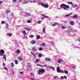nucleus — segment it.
Returning <instances> with one entry per match:
<instances>
[{"label":"nucleus","instance_id":"1","mask_svg":"<svg viewBox=\"0 0 80 80\" xmlns=\"http://www.w3.org/2000/svg\"><path fill=\"white\" fill-rule=\"evenodd\" d=\"M60 7L61 8H63L64 10H67V8H69V6L66 5L64 4H62V5H61Z\"/></svg>","mask_w":80,"mask_h":80},{"label":"nucleus","instance_id":"2","mask_svg":"<svg viewBox=\"0 0 80 80\" xmlns=\"http://www.w3.org/2000/svg\"><path fill=\"white\" fill-rule=\"evenodd\" d=\"M39 4L42 5V7H44V8H48V3H46V4H45L43 3L39 2Z\"/></svg>","mask_w":80,"mask_h":80},{"label":"nucleus","instance_id":"3","mask_svg":"<svg viewBox=\"0 0 80 80\" xmlns=\"http://www.w3.org/2000/svg\"><path fill=\"white\" fill-rule=\"evenodd\" d=\"M45 71L44 70V69H39V70L38 73L40 74V73H41V72H42V73H45Z\"/></svg>","mask_w":80,"mask_h":80},{"label":"nucleus","instance_id":"4","mask_svg":"<svg viewBox=\"0 0 80 80\" xmlns=\"http://www.w3.org/2000/svg\"><path fill=\"white\" fill-rule=\"evenodd\" d=\"M5 53V51L3 49H1L0 52V55L1 56H3V54H4Z\"/></svg>","mask_w":80,"mask_h":80},{"label":"nucleus","instance_id":"5","mask_svg":"<svg viewBox=\"0 0 80 80\" xmlns=\"http://www.w3.org/2000/svg\"><path fill=\"white\" fill-rule=\"evenodd\" d=\"M57 71L58 73H60V71H61V70H60V67H57Z\"/></svg>","mask_w":80,"mask_h":80},{"label":"nucleus","instance_id":"6","mask_svg":"<svg viewBox=\"0 0 80 80\" xmlns=\"http://www.w3.org/2000/svg\"><path fill=\"white\" fill-rule=\"evenodd\" d=\"M78 18V15L77 14L74 15L72 17V18Z\"/></svg>","mask_w":80,"mask_h":80},{"label":"nucleus","instance_id":"7","mask_svg":"<svg viewBox=\"0 0 80 80\" xmlns=\"http://www.w3.org/2000/svg\"><path fill=\"white\" fill-rule=\"evenodd\" d=\"M23 29L25 30H28V31H30V29H29V28H28L27 27H25L23 28Z\"/></svg>","mask_w":80,"mask_h":80},{"label":"nucleus","instance_id":"8","mask_svg":"<svg viewBox=\"0 0 80 80\" xmlns=\"http://www.w3.org/2000/svg\"><path fill=\"white\" fill-rule=\"evenodd\" d=\"M37 65L38 66H39L40 67H47V65H44V66H42V65H40L39 64H38Z\"/></svg>","mask_w":80,"mask_h":80},{"label":"nucleus","instance_id":"9","mask_svg":"<svg viewBox=\"0 0 80 80\" xmlns=\"http://www.w3.org/2000/svg\"><path fill=\"white\" fill-rule=\"evenodd\" d=\"M32 51L33 52H36L37 51V49L35 47H33L32 48Z\"/></svg>","mask_w":80,"mask_h":80},{"label":"nucleus","instance_id":"10","mask_svg":"<svg viewBox=\"0 0 80 80\" xmlns=\"http://www.w3.org/2000/svg\"><path fill=\"white\" fill-rule=\"evenodd\" d=\"M46 61H48V62H50L51 61V59H50L49 58H46Z\"/></svg>","mask_w":80,"mask_h":80},{"label":"nucleus","instance_id":"11","mask_svg":"<svg viewBox=\"0 0 80 80\" xmlns=\"http://www.w3.org/2000/svg\"><path fill=\"white\" fill-rule=\"evenodd\" d=\"M70 25H74V22L73 21H71L70 22Z\"/></svg>","mask_w":80,"mask_h":80},{"label":"nucleus","instance_id":"12","mask_svg":"<svg viewBox=\"0 0 80 80\" xmlns=\"http://www.w3.org/2000/svg\"><path fill=\"white\" fill-rule=\"evenodd\" d=\"M72 13H71L70 14H68L66 15L65 16H66V17H69V16L71 15H72Z\"/></svg>","mask_w":80,"mask_h":80},{"label":"nucleus","instance_id":"13","mask_svg":"<svg viewBox=\"0 0 80 80\" xmlns=\"http://www.w3.org/2000/svg\"><path fill=\"white\" fill-rule=\"evenodd\" d=\"M58 25V23H54L52 25V26L53 27H54V26H56V25Z\"/></svg>","mask_w":80,"mask_h":80},{"label":"nucleus","instance_id":"14","mask_svg":"<svg viewBox=\"0 0 80 80\" xmlns=\"http://www.w3.org/2000/svg\"><path fill=\"white\" fill-rule=\"evenodd\" d=\"M40 60V59H37V60H35L36 63H37L39 62V61Z\"/></svg>","mask_w":80,"mask_h":80},{"label":"nucleus","instance_id":"15","mask_svg":"<svg viewBox=\"0 0 80 80\" xmlns=\"http://www.w3.org/2000/svg\"><path fill=\"white\" fill-rule=\"evenodd\" d=\"M41 15L42 16L45 18H48V17H49L48 16H47L44 15H43V14H41Z\"/></svg>","mask_w":80,"mask_h":80},{"label":"nucleus","instance_id":"16","mask_svg":"<svg viewBox=\"0 0 80 80\" xmlns=\"http://www.w3.org/2000/svg\"><path fill=\"white\" fill-rule=\"evenodd\" d=\"M16 52H17V53L19 54L20 53V50H19L17 49L16 50Z\"/></svg>","mask_w":80,"mask_h":80},{"label":"nucleus","instance_id":"17","mask_svg":"<svg viewBox=\"0 0 80 80\" xmlns=\"http://www.w3.org/2000/svg\"><path fill=\"white\" fill-rule=\"evenodd\" d=\"M6 55H5L4 54L3 56V59H5V61L7 60V58H6V57H5Z\"/></svg>","mask_w":80,"mask_h":80},{"label":"nucleus","instance_id":"18","mask_svg":"<svg viewBox=\"0 0 80 80\" xmlns=\"http://www.w3.org/2000/svg\"><path fill=\"white\" fill-rule=\"evenodd\" d=\"M22 32L23 33V34H24V35H26L27 34V33H26V32L25 31H22Z\"/></svg>","mask_w":80,"mask_h":80},{"label":"nucleus","instance_id":"19","mask_svg":"<svg viewBox=\"0 0 80 80\" xmlns=\"http://www.w3.org/2000/svg\"><path fill=\"white\" fill-rule=\"evenodd\" d=\"M7 35H8V36H9V37H11L12 35V33H8L7 34Z\"/></svg>","mask_w":80,"mask_h":80},{"label":"nucleus","instance_id":"20","mask_svg":"<svg viewBox=\"0 0 80 80\" xmlns=\"http://www.w3.org/2000/svg\"><path fill=\"white\" fill-rule=\"evenodd\" d=\"M11 67L12 68H13V66H14V64H13V63L12 62L11 64Z\"/></svg>","mask_w":80,"mask_h":80},{"label":"nucleus","instance_id":"21","mask_svg":"<svg viewBox=\"0 0 80 80\" xmlns=\"http://www.w3.org/2000/svg\"><path fill=\"white\" fill-rule=\"evenodd\" d=\"M35 41H34V40H32V44H35Z\"/></svg>","mask_w":80,"mask_h":80},{"label":"nucleus","instance_id":"22","mask_svg":"<svg viewBox=\"0 0 80 80\" xmlns=\"http://www.w3.org/2000/svg\"><path fill=\"white\" fill-rule=\"evenodd\" d=\"M42 54L41 53H40L39 54L38 57L39 58H40V57H42Z\"/></svg>","mask_w":80,"mask_h":80},{"label":"nucleus","instance_id":"23","mask_svg":"<svg viewBox=\"0 0 80 80\" xmlns=\"http://www.w3.org/2000/svg\"><path fill=\"white\" fill-rule=\"evenodd\" d=\"M64 72L66 74H68V71L66 70H64Z\"/></svg>","mask_w":80,"mask_h":80},{"label":"nucleus","instance_id":"24","mask_svg":"<svg viewBox=\"0 0 80 80\" xmlns=\"http://www.w3.org/2000/svg\"><path fill=\"white\" fill-rule=\"evenodd\" d=\"M67 3H68V4H70L71 5L73 4L72 2H68Z\"/></svg>","mask_w":80,"mask_h":80},{"label":"nucleus","instance_id":"25","mask_svg":"<svg viewBox=\"0 0 80 80\" xmlns=\"http://www.w3.org/2000/svg\"><path fill=\"white\" fill-rule=\"evenodd\" d=\"M62 29H65V28H66V27L64 26H62Z\"/></svg>","mask_w":80,"mask_h":80},{"label":"nucleus","instance_id":"26","mask_svg":"<svg viewBox=\"0 0 80 80\" xmlns=\"http://www.w3.org/2000/svg\"><path fill=\"white\" fill-rule=\"evenodd\" d=\"M9 12H10V10H8L6 12V13L7 14V13H9Z\"/></svg>","mask_w":80,"mask_h":80},{"label":"nucleus","instance_id":"27","mask_svg":"<svg viewBox=\"0 0 80 80\" xmlns=\"http://www.w3.org/2000/svg\"><path fill=\"white\" fill-rule=\"evenodd\" d=\"M42 31L44 33H45V28H43Z\"/></svg>","mask_w":80,"mask_h":80},{"label":"nucleus","instance_id":"28","mask_svg":"<svg viewBox=\"0 0 80 80\" xmlns=\"http://www.w3.org/2000/svg\"><path fill=\"white\" fill-rule=\"evenodd\" d=\"M31 53L32 55H33L34 58H35V57H36V56H35V54L33 53L32 52H31Z\"/></svg>","mask_w":80,"mask_h":80},{"label":"nucleus","instance_id":"29","mask_svg":"<svg viewBox=\"0 0 80 80\" xmlns=\"http://www.w3.org/2000/svg\"><path fill=\"white\" fill-rule=\"evenodd\" d=\"M31 53L32 55H33L34 58H35V57H36V56H35V54L33 53L32 52H31Z\"/></svg>","mask_w":80,"mask_h":80},{"label":"nucleus","instance_id":"30","mask_svg":"<svg viewBox=\"0 0 80 80\" xmlns=\"http://www.w3.org/2000/svg\"><path fill=\"white\" fill-rule=\"evenodd\" d=\"M15 64H18V61L15 60Z\"/></svg>","mask_w":80,"mask_h":80},{"label":"nucleus","instance_id":"31","mask_svg":"<svg viewBox=\"0 0 80 80\" xmlns=\"http://www.w3.org/2000/svg\"><path fill=\"white\" fill-rule=\"evenodd\" d=\"M49 68H52V69H54V67H52V66H49Z\"/></svg>","mask_w":80,"mask_h":80},{"label":"nucleus","instance_id":"32","mask_svg":"<svg viewBox=\"0 0 80 80\" xmlns=\"http://www.w3.org/2000/svg\"><path fill=\"white\" fill-rule=\"evenodd\" d=\"M60 73H65V72L63 70H61L60 71Z\"/></svg>","mask_w":80,"mask_h":80},{"label":"nucleus","instance_id":"33","mask_svg":"<svg viewBox=\"0 0 80 80\" xmlns=\"http://www.w3.org/2000/svg\"><path fill=\"white\" fill-rule=\"evenodd\" d=\"M58 63H60V62H62V59H59L58 61Z\"/></svg>","mask_w":80,"mask_h":80},{"label":"nucleus","instance_id":"34","mask_svg":"<svg viewBox=\"0 0 80 80\" xmlns=\"http://www.w3.org/2000/svg\"><path fill=\"white\" fill-rule=\"evenodd\" d=\"M37 39H39L40 38V36L38 35H37Z\"/></svg>","mask_w":80,"mask_h":80},{"label":"nucleus","instance_id":"35","mask_svg":"<svg viewBox=\"0 0 80 80\" xmlns=\"http://www.w3.org/2000/svg\"><path fill=\"white\" fill-rule=\"evenodd\" d=\"M8 27V24H6V28H7Z\"/></svg>","mask_w":80,"mask_h":80},{"label":"nucleus","instance_id":"36","mask_svg":"<svg viewBox=\"0 0 80 80\" xmlns=\"http://www.w3.org/2000/svg\"><path fill=\"white\" fill-rule=\"evenodd\" d=\"M31 22H32V21H31V20H28V23H31Z\"/></svg>","mask_w":80,"mask_h":80},{"label":"nucleus","instance_id":"37","mask_svg":"<svg viewBox=\"0 0 80 80\" xmlns=\"http://www.w3.org/2000/svg\"><path fill=\"white\" fill-rule=\"evenodd\" d=\"M18 59H19L20 61H21V60H22V58L21 57H19Z\"/></svg>","mask_w":80,"mask_h":80},{"label":"nucleus","instance_id":"38","mask_svg":"<svg viewBox=\"0 0 80 80\" xmlns=\"http://www.w3.org/2000/svg\"><path fill=\"white\" fill-rule=\"evenodd\" d=\"M4 69H5V70H7V71L8 70V69H7V68L5 67H4Z\"/></svg>","mask_w":80,"mask_h":80},{"label":"nucleus","instance_id":"39","mask_svg":"<svg viewBox=\"0 0 80 80\" xmlns=\"http://www.w3.org/2000/svg\"><path fill=\"white\" fill-rule=\"evenodd\" d=\"M42 50H43V48H40L39 49V51H42Z\"/></svg>","mask_w":80,"mask_h":80},{"label":"nucleus","instance_id":"40","mask_svg":"<svg viewBox=\"0 0 80 80\" xmlns=\"http://www.w3.org/2000/svg\"><path fill=\"white\" fill-rule=\"evenodd\" d=\"M42 45L43 46H44L45 45V43H43L41 45V46H42Z\"/></svg>","mask_w":80,"mask_h":80},{"label":"nucleus","instance_id":"41","mask_svg":"<svg viewBox=\"0 0 80 80\" xmlns=\"http://www.w3.org/2000/svg\"><path fill=\"white\" fill-rule=\"evenodd\" d=\"M37 22H38V23H39V24H40L41 23V21H38Z\"/></svg>","mask_w":80,"mask_h":80},{"label":"nucleus","instance_id":"42","mask_svg":"<svg viewBox=\"0 0 80 80\" xmlns=\"http://www.w3.org/2000/svg\"><path fill=\"white\" fill-rule=\"evenodd\" d=\"M1 23H2V24H4V23H5V21H2V22Z\"/></svg>","mask_w":80,"mask_h":80},{"label":"nucleus","instance_id":"43","mask_svg":"<svg viewBox=\"0 0 80 80\" xmlns=\"http://www.w3.org/2000/svg\"><path fill=\"white\" fill-rule=\"evenodd\" d=\"M26 15H28V16H30V13H27L26 14Z\"/></svg>","mask_w":80,"mask_h":80},{"label":"nucleus","instance_id":"44","mask_svg":"<svg viewBox=\"0 0 80 80\" xmlns=\"http://www.w3.org/2000/svg\"><path fill=\"white\" fill-rule=\"evenodd\" d=\"M20 74H23V72L22 71L21 72H20Z\"/></svg>","mask_w":80,"mask_h":80},{"label":"nucleus","instance_id":"45","mask_svg":"<svg viewBox=\"0 0 80 80\" xmlns=\"http://www.w3.org/2000/svg\"><path fill=\"white\" fill-rule=\"evenodd\" d=\"M61 79H64V77H63V76H62L61 77Z\"/></svg>","mask_w":80,"mask_h":80},{"label":"nucleus","instance_id":"46","mask_svg":"<svg viewBox=\"0 0 80 80\" xmlns=\"http://www.w3.org/2000/svg\"><path fill=\"white\" fill-rule=\"evenodd\" d=\"M33 35H31V38H33Z\"/></svg>","mask_w":80,"mask_h":80},{"label":"nucleus","instance_id":"47","mask_svg":"<svg viewBox=\"0 0 80 80\" xmlns=\"http://www.w3.org/2000/svg\"><path fill=\"white\" fill-rule=\"evenodd\" d=\"M17 2V0H13V2Z\"/></svg>","mask_w":80,"mask_h":80},{"label":"nucleus","instance_id":"48","mask_svg":"<svg viewBox=\"0 0 80 80\" xmlns=\"http://www.w3.org/2000/svg\"><path fill=\"white\" fill-rule=\"evenodd\" d=\"M64 78H65V79H67V77H66V76H64Z\"/></svg>","mask_w":80,"mask_h":80},{"label":"nucleus","instance_id":"49","mask_svg":"<svg viewBox=\"0 0 80 80\" xmlns=\"http://www.w3.org/2000/svg\"><path fill=\"white\" fill-rule=\"evenodd\" d=\"M3 66H4V67H5V64L4 63H3Z\"/></svg>","mask_w":80,"mask_h":80},{"label":"nucleus","instance_id":"50","mask_svg":"<svg viewBox=\"0 0 80 80\" xmlns=\"http://www.w3.org/2000/svg\"><path fill=\"white\" fill-rule=\"evenodd\" d=\"M31 80H35L33 78H31Z\"/></svg>","mask_w":80,"mask_h":80},{"label":"nucleus","instance_id":"51","mask_svg":"<svg viewBox=\"0 0 80 80\" xmlns=\"http://www.w3.org/2000/svg\"><path fill=\"white\" fill-rule=\"evenodd\" d=\"M30 75H33V73H30Z\"/></svg>","mask_w":80,"mask_h":80},{"label":"nucleus","instance_id":"52","mask_svg":"<svg viewBox=\"0 0 80 80\" xmlns=\"http://www.w3.org/2000/svg\"><path fill=\"white\" fill-rule=\"evenodd\" d=\"M77 7V6L76 5V6H74V7L75 8V7Z\"/></svg>","mask_w":80,"mask_h":80},{"label":"nucleus","instance_id":"53","mask_svg":"<svg viewBox=\"0 0 80 80\" xmlns=\"http://www.w3.org/2000/svg\"><path fill=\"white\" fill-rule=\"evenodd\" d=\"M43 18H44L43 17H42V18L41 19H42V20H43Z\"/></svg>","mask_w":80,"mask_h":80},{"label":"nucleus","instance_id":"54","mask_svg":"<svg viewBox=\"0 0 80 80\" xmlns=\"http://www.w3.org/2000/svg\"><path fill=\"white\" fill-rule=\"evenodd\" d=\"M72 68H75V67L74 66H72Z\"/></svg>","mask_w":80,"mask_h":80},{"label":"nucleus","instance_id":"55","mask_svg":"<svg viewBox=\"0 0 80 80\" xmlns=\"http://www.w3.org/2000/svg\"><path fill=\"white\" fill-rule=\"evenodd\" d=\"M22 2V0H20L19 1V2Z\"/></svg>","mask_w":80,"mask_h":80},{"label":"nucleus","instance_id":"56","mask_svg":"<svg viewBox=\"0 0 80 80\" xmlns=\"http://www.w3.org/2000/svg\"><path fill=\"white\" fill-rule=\"evenodd\" d=\"M2 3V1H0V4H1Z\"/></svg>","mask_w":80,"mask_h":80},{"label":"nucleus","instance_id":"57","mask_svg":"<svg viewBox=\"0 0 80 80\" xmlns=\"http://www.w3.org/2000/svg\"><path fill=\"white\" fill-rule=\"evenodd\" d=\"M27 3V2H26L25 3Z\"/></svg>","mask_w":80,"mask_h":80},{"label":"nucleus","instance_id":"58","mask_svg":"<svg viewBox=\"0 0 80 80\" xmlns=\"http://www.w3.org/2000/svg\"><path fill=\"white\" fill-rule=\"evenodd\" d=\"M56 78V76L54 77V78Z\"/></svg>","mask_w":80,"mask_h":80},{"label":"nucleus","instance_id":"59","mask_svg":"<svg viewBox=\"0 0 80 80\" xmlns=\"http://www.w3.org/2000/svg\"><path fill=\"white\" fill-rule=\"evenodd\" d=\"M27 70H28V68H27Z\"/></svg>","mask_w":80,"mask_h":80},{"label":"nucleus","instance_id":"60","mask_svg":"<svg viewBox=\"0 0 80 80\" xmlns=\"http://www.w3.org/2000/svg\"><path fill=\"white\" fill-rule=\"evenodd\" d=\"M69 29H70V27H69V28H68Z\"/></svg>","mask_w":80,"mask_h":80},{"label":"nucleus","instance_id":"61","mask_svg":"<svg viewBox=\"0 0 80 80\" xmlns=\"http://www.w3.org/2000/svg\"><path fill=\"white\" fill-rule=\"evenodd\" d=\"M12 73L13 74H14V72H12Z\"/></svg>","mask_w":80,"mask_h":80},{"label":"nucleus","instance_id":"62","mask_svg":"<svg viewBox=\"0 0 80 80\" xmlns=\"http://www.w3.org/2000/svg\"><path fill=\"white\" fill-rule=\"evenodd\" d=\"M79 42H80V39L79 40Z\"/></svg>","mask_w":80,"mask_h":80},{"label":"nucleus","instance_id":"63","mask_svg":"<svg viewBox=\"0 0 80 80\" xmlns=\"http://www.w3.org/2000/svg\"><path fill=\"white\" fill-rule=\"evenodd\" d=\"M30 2H32V1H30Z\"/></svg>","mask_w":80,"mask_h":80},{"label":"nucleus","instance_id":"64","mask_svg":"<svg viewBox=\"0 0 80 80\" xmlns=\"http://www.w3.org/2000/svg\"><path fill=\"white\" fill-rule=\"evenodd\" d=\"M34 2H35V1H34Z\"/></svg>","mask_w":80,"mask_h":80}]
</instances>
